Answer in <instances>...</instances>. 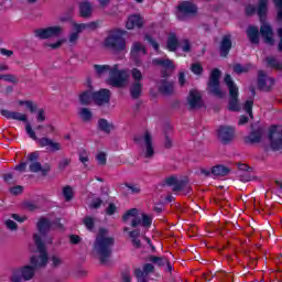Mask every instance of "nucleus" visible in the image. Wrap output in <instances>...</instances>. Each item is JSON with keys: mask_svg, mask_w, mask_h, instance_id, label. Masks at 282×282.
<instances>
[{"mask_svg": "<svg viewBox=\"0 0 282 282\" xmlns=\"http://www.w3.org/2000/svg\"><path fill=\"white\" fill-rule=\"evenodd\" d=\"M52 228V224L46 218H41L37 221V230L40 232L33 236L35 241V246L37 248L39 256L31 257V263L34 268H45L47 265V250L45 249V245L43 243V237H45V232H47Z\"/></svg>", "mask_w": 282, "mask_h": 282, "instance_id": "obj_1", "label": "nucleus"}, {"mask_svg": "<svg viewBox=\"0 0 282 282\" xmlns=\"http://www.w3.org/2000/svg\"><path fill=\"white\" fill-rule=\"evenodd\" d=\"M94 69L97 76H105V74L109 73L107 83L111 87H127L129 85V72L127 69H120V65L118 64L113 66L96 64L94 65Z\"/></svg>", "mask_w": 282, "mask_h": 282, "instance_id": "obj_2", "label": "nucleus"}, {"mask_svg": "<svg viewBox=\"0 0 282 282\" xmlns=\"http://www.w3.org/2000/svg\"><path fill=\"white\" fill-rule=\"evenodd\" d=\"M113 237L109 236L107 229H100L94 245V252L99 257L101 263H107L113 248Z\"/></svg>", "mask_w": 282, "mask_h": 282, "instance_id": "obj_3", "label": "nucleus"}, {"mask_svg": "<svg viewBox=\"0 0 282 282\" xmlns=\"http://www.w3.org/2000/svg\"><path fill=\"white\" fill-rule=\"evenodd\" d=\"M122 219L127 226H131L132 228H143V230H149L151 224H153V218L140 212L138 208L127 210L123 214Z\"/></svg>", "mask_w": 282, "mask_h": 282, "instance_id": "obj_4", "label": "nucleus"}, {"mask_svg": "<svg viewBox=\"0 0 282 282\" xmlns=\"http://www.w3.org/2000/svg\"><path fill=\"white\" fill-rule=\"evenodd\" d=\"M124 36H127V31L120 29L112 30L105 39L104 45L115 52H127V40Z\"/></svg>", "mask_w": 282, "mask_h": 282, "instance_id": "obj_5", "label": "nucleus"}, {"mask_svg": "<svg viewBox=\"0 0 282 282\" xmlns=\"http://www.w3.org/2000/svg\"><path fill=\"white\" fill-rule=\"evenodd\" d=\"M25 132L29 135V138H31V140H35L42 148L46 147L48 151L56 152L63 149L61 143L54 142V140L47 137L39 139L36 137V132H34V129H32V124H30V122H26L25 124Z\"/></svg>", "mask_w": 282, "mask_h": 282, "instance_id": "obj_6", "label": "nucleus"}, {"mask_svg": "<svg viewBox=\"0 0 282 282\" xmlns=\"http://www.w3.org/2000/svg\"><path fill=\"white\" fill-rule=\"evenodd\" d=\"M135 142L140 144L142 155L145 158H153L155 155V145L153 144V137L149 131L144 132L143 135L135 138Z\"/></svg>", "mask_w": 282, "mask_h": 282, "instance_id": "obj_7", "label": "nucleus"}, {"mask_svg": "<svg viewBox=\"0 0 282 282\" xmlns=\"http://www.w3.org/2000/svg\"><path fill=\"white\" fill-rule=\"evenodd\" d=\"M225 84L229 89V110L239 111V101L237 100L239 96V88L237 87V85H235V82H232V77L230 75L225 76Z\"/></svg>", "mask_w": 282, "mask_h": 282, "instance_id": "obj_8", "label": "nucleus"}, {"mask_svg": "<svg viewBox=\"0 0 282 282\" xmlns=\"http://www.w3.org/2000/svg\"><path fill=\"white\" fill-rule=\"evenodd\" d=\"M32 279H34V267L32 265L13 269L10 278L11 282L32 281Z\"/></svg>", "mask_w": 282, "mask_h": 282, "instance_id": "obj_9", "label": "nucleus"}, {"mask_svg": "<svg viewBox=\"0 0 282 282\" xmlns=\"http://www.w3.org/2000/svg\"><path fill=\"white\" fill-rule=\"evenodd\" d=\"M144 55H147V46L141 42H133L130 51V58L137 67H142V56Z\"/></svg>", "mask_w": 282, "mask_h": 282, "instance_id": "obj_10", "label": "nucleus"}, {"mask_svg": "<svg viewBox=\"0 0 282 282\" xmlns=\"http://www.w3.org/2000/svg\"><path fill=\"white\" fill-rule=\"evenodd\" d=\"M178 47L183 52H191V42L188 40L178 41L175 33H170L167 36V50L170 52H175Z\"/></svg>", "mask_w": 282, "mask_h": 282, "instance_id": "obj_11", "label": "nucleus"}, {"mask_svg": "<svg viewBox=\"0 0 282 282\" xmlns=\"http://www.w3.org/2000/svg\"><path fill=\"white\" fill-rule=\"evenodd\" d=\"M269 140L273 151L282 149V127L272 126L269 130Z\"/></svg>", "mask_w": 282, "mask_h": 282, "instance_id": "obj_12", "label": "nucleus"}, {"mask_svg": "<svg viewBox=\"0 0 282 282\" xmlns=\"http://www.w3.org/2000/svg\"><path fill=\"white\" fill-rule=\"evenodd\" d=\"M221 76V72H219V69H214L210 73V77H209V91L210 94H213L214 96H217L218 98H223L224 97V91H221V88H219V77Z\"/></svg>", "mask_w": 282, "mask_h": 282, "instance_id": "obj_13", "label": "nucleus"}, {"mask_svg": "<svg viewBox=\"0 0 282 282\" xmlns=\"http://www.w3.org/2000/svg\"><path fill=\"white\" fill-rule=\"evenodd\" d=\"M61 34H63V26L58 25L35 30V36L42 40L54 39V36H61Z\"/></svg>", "mask_w": 282, "mask_h": 282, "instance_id": "obj_14", "label": "nucleus"}, {"mask_svg": "<svg viewBox=\"0 0 282 282\" xmlns=\"http://www.w3.org/2000/svg\"><path fill=\"white\" fill-rule=\"evenodd\" d=\"M197 12V7L191 2H183L178 6L176 17L180 21H184L187 17H193Z\"/></svg>", "mask_w": 282, "mask_h": 282, "instance_id": "obj_15", "label": "nucleus"}, {"mask_svg": "<svg viewBox=\"0 0 282 282\" xmlns=\"http://www.w3.org/2000/svg\"><path fill=\"white\" fill-rule=\"evenodd\" d=\"M167 186H172V191L175 193L182 191L183 193H189L191 186L186 181H178L177 177L171 176L166 178Z\"/></svg>", "mask_w": 282, "mask_h": 282, "instance_id": "obj_16", "label": "nucleus"}, {"mask_svg": "<svg viewBox=\"0 0 282 282\" xmlns=\"http://www.w3.org/2000/svg\"><path fill=\"white\" fill-rule=\"evenodd\" d=\"M218 138L224 144H228L235 138V128L230 126H221L218 129Z\"/></svg>", "mask_w": 282, "mask_h": 282, "instance_id": "obj_17", "label": "nucleus"}, {"mask_svg": "<svg viewBox=\"0 0 282 282\" xmlns=\"http://www.w3.org/2000/svg\"><path fill=\"white\" fill-rule=\"evenodd\" d=\"M72 28H73V31L68 35V43L70 45H76V43H78L80 32H83L84 30H87V25H85V23L78 24L76 22H73Z\"/></svg>", "mask_w": 282, "mask_h": 282, "instance_id": "obj_18", "label": "nucleus"}, {"mask_svg": "<svg viewBox=\"0 0 282 282\" xmlns=\"http://www.w3.org/2000/svg\"><path fill=\"white\" fill-rule=\"evenodd\" d=\"M93 94V99L99 107L109 104L111 98V91H109V89H100L99 91Z\"/></svg>", "mask_w": 282, "mask_h": 282, "instance_id": "obj_19", "label": "nucleus"}, {"mask_svg": "<svg viewBox=\"0 0 282 282\" xmlns=\"http://www.w3.org/2000/svg\"><path fill=\"white\" fill-rule=\"evenodd\" d=\"M260 34L264 40V43H267L268 45H274V33L272 32V26L263 23L260 28Z\"/></svg>", "mask_w": 282, "mask_h": 282, "instance_id": "obj_20", "label": "nucleus"}, {"mask_svg": "<svg viewBox=\"0 0 282 282\" xmlns=\"http://www.w3.org/2000/svg\"><path fill=\"white\" fill-rule=\"evenodd\" d=\"M187 102L191 107V109H198V107H202V94L195 89L189 91V95L187 97Z\"/></svg>", "mask_w": 282, "mask_h": 282, "instance_id": "obj_21", "label": "nucleus"}, {"mask_svg": "<svg viewBox=\"0 0 282 282\" xmlns=\"http://www.w3.org/2000/svg\"><path fill=\"white\" fill-rule=\"evenodd\" d=\"M28 160L30 162L29 164V169L31 171V173H43V166L41 165V163H39V152H33L31 154H29Z\"/></svg>", "mask_w": 282, "mask_h": 282, "instance_id": "obj_22", "label": "nucleus"}, {"mask_svg": "<svg viewBox=\"0 0 282 282\" xmlns=\"http://www.w3.org/2000/svg\"><path fill=\"white\" fill-rule=\"evenodd\" d=\"M1 116L7 118V120H18L19 122H28V115L23 112L1 110Z\"/></svg>", "mask_w": 282, "mask_h": 282, "instance_id": "obj_23", "label": "nucleus"}, {"mask_svg": "<svg viewBox=\"0 0 282 282\" xmlns=\"http://www.w3.org/2000/svg\"><path fill=\"white\" fill-rule=\"evenodd\" d=\"M153 270H154L153 264L147 263L145 265H143V270L142 269L134 270V274L139 282H147V278L149 276V274H151V272H153Z\"/></svg>", "mask_w": 282, "mask_h": 282, "instance_id": "obj_24", "label": "nucleus"}, {"mask_svg": "<svg viewBox=\"0 0 282 282\" xmlns=\"http://www.w3.org/2000/svg\"><path fill=\"white\" fill-rule=\"evenodd\" d=\"M144 25V19L139 14H132L126 22L127 30H135V28H142Z\"/></svg>", "mask_w": 282, "mask_h": 282, "instance_id": "obj_25", "label": "nucleus"}, {"mask_svg": "<svg viewBox=\"0 0 282 282\" xmlns=\"http://www.w3.org/2000/svg\"><path fill=\"white\" fill-rule=\"evenodd\" d=\"M149 261H151L152 263H155V265H159L160 268L165 267L166 272H173V265H171V262H169V259L166 258L151 256L149 258Z\"/></svg>", "mask_w": 282, "mask_h": 282, "instance_id": "obj_26", "label": "nucleus"}, {"mask_svg": "<svg viewBox=\"0 0 282 282\" xmlns=\"http://www.w3.org/2000/svg\"><path fill=\"white\" fill-rule=\"evenodd\" d=\"M124 232H128L132 246H134V248H140V246H142V242L140 241V229H134L132 231H129V227H124L123 228Z\"/></svg>", "mask_w": 282, "mask_h": 282, "instance_id": "obj_27", "label": "nucleus"}, {"mask_svg": "<svg viewBox=\"0 0 282 282\" xmlns=\"http://www.w3.org/2000/svg\"><path fill=\"white\" fill-rule=\"evenodd\" d=\"M231 47L232 42L230 41V35H225L220 44V56H228Z\"/></svg>", "mask_w": 282, "mask_h": 282, "instance_id": "obj_28", "label": "nucleus"}, {"mask_svg": "<svg viewBox=\"0 0 282 282\" xmlns=\"http://www.w3.org/2000/svg\"><path fill=\"white\" fill-rule=\"evenodd\" d=\"M94 11V8L91 7L90 2L84 1L79 4V12L80 17H84L87 19V17H91V12Z\"/></svg>", "mask_w": 282, "mask_h": 282, "instance_id": "obj_29", "label": "nucleus"}, {"mask_svg": "<svg viewBox=\"0 0 282 282\" xmlns=\"http://www.w3.org/2000/svg\"><path fill=\"white\" fill-rule=\"evenodd\" d=\"M230 173V169L224 165H216L212 169V175L215 177H224Z\"/></svg>", "mask_w": 282, "mask_h": 282, "instance_id": "obj_30", "label": "nucleus"}, {"mask_svg": "<svg viewBox=\"0 0 282 282\" xmlns=\"http://www.w3.org/2000/svg\"><path fill=\"white\" fill-rule=\"evenodd\" d=\"M153 65H160V67H163V69H169L170 72H173L175 69V65H173V62L171 59H153Z\"/></svg>", "mask_w": 282, "mask_h": 282, "instance_id": "obj_31", "label": "nucleus"}, {"mask_svg": "<svg viewBox=\"0 0 282 282\" xmlns=\"http://www.w3.org/2000/svg\"><path fill=\"white\" fill-rule=\"evenodd\" d=\"M247 34L251 43L253 44L259 43V28L249 26Z\"/></svg>", "mask_w": 282, "mask_h": 282, "instance_id": "obj_32", "label": "nucleus"}, {"mask_svg": "<svg viewBox=\"0 0 282 282\" xmlns=\"http://www.w3.org/2000/svg\"><path fill=\"white\" fill-rule=\"evenodd\" d=\"M98 129H100V131H104V133H111V131H113V124L106 119H99Z\"/></svg>", "mask_w": 282, "mask_h": 282, "instance_id": "obj_33", "label": "nucleus"}, {"mask_svg": "<svg viewBox=\"0 0 282 282\" xmlns=\"http://www.w3.org/2000/svg\"><path fill=\"white\" fill-rule=\"evenodd\" d=\"M94 100V91L91 89L86 90L79 95V101L82 105H89Z\"/></svg>", "mask_w": 282, "mask_h": 282, "instance_id": "obj_34", "label": "nucleus"}, {"mask_svg": "<svg viewBox=\"0 0 282 282\" xmlns=\"http://www.w3.org/2000/svg\"><path fill=\"white\" fill-rule=\"evenodd\" d=\"M130 94L132 98H140L142 95V83L134 82L130 88Z\"/></svg>", "mask_w": 282, "mask_h": 282, "instance_id": "obj_35", "label": "nucleus"}, {"mask_svg": "<svg viewBox=\"0 0 282 282\" xmlns=\"http://www.w3.org/2000/svg\"><path fill=\"white\" fill-rule=\"evenodd\" d=\"M265 12H268V0H261L258 7V17H260V21H264Z\"/></svg>", "mask_w": 282, "mask_h": 282, "instance_id": "obj_36", "label": "nucleus"}, {"mask_svg": "<svg viewBox=\"0 0 282 282\" xmlns=\"http://www.w3.org/2000/svg\"><path fill=\"white\" fill-rule=\"evenodd\" d=\"M159 89H160L161 94H173L175 86L173 85V83L162 82Z\"/></svg>", "mask_w": 282, "mask_h": 282, "instance_id": "obj_37", "label": "nucleus"}, {"mask_svg": "<svg viewBox=\"0 0 282 282\" xmlns=\"http://www.w3.org/2000/svg\"><path fill=\"white\" fill-rule=\"evenodd\" d=\"M78 116L82 120H84V122H89V120H91L93 118L91 110H89L88 108L79 109Z\"/></svg>", "mask_w": 282, "mask_h": 282, "instance_id": "obj_38", "label": "nucleus"}, {"mask_svg": "<svg viewBox=\"0 0 282 282\" xmlns=\"http://www.w3.org/2000/svg\"><path fill=\"white\" fill-rule=\"evenodd\" d=\"M19 107H24L28 111H31V113H34L36 111V106H34V102L31 100H19L18 101Z\"/></svg>", "mask_w": 282, "mask_h": 282, "instance_id": "obj_39", "label": "nucleus"}, {"mask_svg": "<svg viewBox=\"0 0 282 282\" xmlns=\"http://www.w3.org/2000/svg\"><path fill=\"white\" fill-rule=\"evenodd\" d=\"M130 74L134 83H142V79L144 78V76L142 75V70L138 68H132Z\"/></svg>", "mask_w": 282, "mask_h": 282, "instance_id": "obj_40", "label": "nucleus"}, {"mask_svg": "<svg viewBox=\"0 0 282 282\" xmlns=\"http://www.w3.org/2000/svg\"><path fill=\"white\" fill-rule=\"evenodd\" d=\"M79 162L84 164V166L89 165V152L87 150H80L79 151Z\"/></svg>", "mask_w": 282, "mask_h": 282, "instance_id": "obj_41", "label": "nucleus"}, {"mask_svg": "<svg viewBox=\"0 0 282 282\" xmlns=\"http://www.w3.org/2000/svg\"><path fill=\"white\" fill-rule=\"evenodd\" d=\"M267 63L269 67H273L274 69H282V64L279 62V59H275L274 57H268Z\"/></svg>", "mask_w": 282, "mask_h": 282, "instance_id": "obj_42", "label": "nucleus"}, {"mask_svg": "<svg viewBox=\"0 0 282 282\" xmlns=\"http://www.w3.org/2000/svg\"><path fill=\"white\" fill-rule=\"evenodd\" d=\"M63 196L66 202H70L74 198V189L70 186H66L63 188Z\"/></svg>", "mask_w": 282, "mask_h": 282, "instance_id": "obj_43", "label": "nucleus"}, {"mask_svg": "<svg viewBox=\"0 0 282 282\" xmlns=\"http://www.w3.org/2000/svg\"><path fill=\"white\" fill-rule=\"evenodd\" d=\"M96 161L99 164V166H105L107 164V153L105 152L97 153Z\"/></svg>", "mask_w": 282, "mask_h": 282, "instance_id": "obj_44", "label": "nucleus"}, {"mask_svg": "<svg viewBox=\"0 0 282 282\" xmlns=\"http://www.w3.org/2000/svg\"><path fill=\"white\" fill-rule=\"evenodd\" d=\"M249 69H250V65H240V64H236L235 66H234V72L236 73V74H246V72H249Z\"/></svg>", "mask_w": 282, "mask_h": 282, "instance_id": "obj_45", "label": "nucleus"}, {"mask_svg": "<svg viewBox=\"0 0 282 282\" xmlns=\"http://www.w3.org/2000/svg\"><path fill=\"white\" fill-rule=\"evenodd\" d=\"M258 85L260 89H265V73L262 70H260L258 75Z\"/></svg>", "mask_w": 282, "mask_h": 282, "instance_id": "obj_46", "label": "nucleus"}, {"mask_svg": "<svg viewBox=\"0 0 282 282\" xmlns=\"http://www.w3.org/2000/svg\"><path fill=\"white\" fill-rule=\"evenodd\" d=\"M0 80H4L6 83H18L19 79H17V76L14 75H0Z\"/></svg>", "mask_w": 282, "mask_h": 282, "instance_id": "obj_47", "label": "nucleus"}, {"mask_svg": "<svg viewBox=\"0 0 282 282\" xmlns=\"http://www.w3.org/2000/svg\"><path fill=\"white\" fill-rule=\"evenodd\" d=\"M250 142H260L261 141V131L257 130L250 133Z\"/></svg>", "mask_w": 282, "mask_h": 282, "instance_id": "obj_48", "label": "nucleus"}, {"mask_svg": "<svg viewBox=\"0 0 282 282\" xmlns=\"http://www.w3.org/2000/svg\"><path fill=\"white\" fill-rule=\"evenodd\" d=\"M191 69L193 72V74H195L196 76H199V74H202L204 72V68L202 67V64H199V63L193 64Z\"/></svg>", "mask_w": 282, "mask_h": 282, "instance_id": "obj_49", "label": "nucleus"}, {"mask_svg": "<svg viewBox=\"0 0 282 282\" xmlns=\"http://www.w3.org/2000/svg\"><path fill=\"white\" fill-rule=\"evenodd\" d=\"M145 41L152 45V47H153V50H155V52H158V50H160V45L155 41H153V37H151L150 34H145Z\"/></svg>", "mask_w": 282, "mask_h": 282, "instance_id": "obj_50", "label": "nucleus"}, {"mask_svg": "<svg viewBox=\"0 0 282 282\" xmlns=\"http://www.w3.org/2000/svg\"><path fill=\"white\" fill-rule=\"evenodd\" d=\"M63 43H65V40H58L54 43H46V47H51V50H58V47H61V45H63Z\"/></svg>", "mask_w": 282, "mask_h": 282, "instance_id": "obj_51", "label": "nucleus"}, {"mask_svg": "<svg viewBox=\"0 0 282 282\" xmlns=\"http://www.w3.org/2000/svg\"><path fill=\"white\" fill-rule=\"evenodd\" d=\"M252 105H254V102L252 100H248L243 106V110L249 113L250 118H252Z\"/></svg>", "mask_w": 282, "mask_h": 282, "instance_id": "obj_52", "label": "nucleus"}, {"mask_svg": "<svg viewBox=\"0 0 282 282\" xmlns=\"http://www.w3.org/2000/svg\"><path fill=\"white\" fill-rule=\"evenodd\" d=\"M118 210V207L116 206V204L110 203L108 205V207L106 208V214L107 215H116V212Z\"/></svg>", "mask_w": 282, "mask_h": 282, "instance_id": "obj_53", "label": "nucleus"}, {"mask_svg": "<svg viewBox=\"0 0 282 282\" xmlns=\"http://www.w3.org/2000/svg\"><path fill=\"white\" fill-rule=\"evenodd\" d=\"M51 261H52V265H54V268H58V265L63 264V259H61V257H58V256L51 257Z\"/></svg>", "mask_w": 282, "mask_h": 282, "instance_id": "obj_54", "label": "nucleus"}, {"mask_svg": "<svg viewBox=\"0 0 282 282\" xmlns=\"http://www.w3.org/2000/svg\"><path fill=\"white\" fill-rule=\"evenodd\" d=\"M274 4L278 8V19L282 21V0H274Z\"/></svg>", "mask_w": 282, "mask_h": 282, "instance_id": "obj_55", "label": "nucleus"}, {"mask_svg": "<svg viewBox=\"0 0 282 282\" xmlns=\"http://www.w3.org/2000/svg\"><path fill=\"white\" fill-rule=\"evenodd\" d=\"M84 225L86 226V228L88 229V230H91L93 228H94V218H91V217H86L85 219H84Z\"/></svg>", "mask_w": 282, "mask_h": 282, "instance_id": "obj_56", "label": "nucleus"}, {"mask_svg": "<svg viewBox=\"0 0 282 282\" xmlns=\"http://www.w3.org/2000/svg\"><path fill=\"white\" fill-rule=\"evenodd\" d=\"M72 161L69 159H63L59 163H58V169L61 171H65V169H67V166H69V163Z\"/></svg>", "mask_w": 282, "mask_h": 282, "instance_id": "obj_57", "label": "nucleus"}, {"mask_svg": "<svg viewBox=\"0 0 282 282\" xmlns=\"http://www.w3.org/2000/svg\"><path fill=\"white\" fill-rule=\"evenodd\" d=\"M6 226L9 230H17V223L14 220H6Z\"/></svg>", "mask_w": 282, "mask_h": 282, "instance_id": "obj_58", "label": "nucleus"}, {"mask_svg": "<svg viewBox=\"0 0 282 282\" xmlns=\"http://www.w3.org/2000/svg\"><path fill=\"white\" fill-rule=\"evenodd\" d=\"M101 205H102V200L100 198H95L90 203V208H100Z\"/></svg>", "mask_w": 282, "mask_h": 282, "instance_id": "obj_59", "label": "nucleus"}, {"mask_svg": "<svg viewBox=\"0 0 282 282\" xmlns=\"http://www.w3.org/2000/svg\"><path fill=\"white\" fill-rule=\"evenodd\" d=\"M178 83L181 87H184V85H186V74H184V72H181L178 74Z\"/></svg>", "mask_w": 282, "mask_h": 282, "instance_id": "obj_60", "label": "nucleus"}, {"mask_svg": "<svg viewBox=\"0 0 282 282\" xmlns=\"http://www.w3.org/2000/svg\"><path fill=\"white\" fill-rule=\"evenodd\" d=\"M10 191H11L12 195H21V193H23V187L22 186H15V187H12Z\"/></svg>", "mask_w": 282, "mask_h": 282, "instance_id": "obj_61", "label": "nucleus"}, {"mask_svg": "<svg viewBox=\"0 0 282 282\" xmlns=\"http://www.w3.org/2000/svg\"><path fill=\"white\" fill-rule=\"evenodd\" d=\"M44 129H45L46 135H50L52 133H56V128L54 126H52V124L46 126Z\"/></svg>", "mask_w": 282, "mask_h": 282, "instance_id": "obj_62", "label": "nucleus"}, {"mask_svg": "<svg viewBox=\"0 0 282 282\" xmlns=\"http://www.w3.org/2000/svg\"><path fill=\"white\" fill-rule=\"evenodd\" d=\"M12 217H13V219H15V221H19L20 224H23V221L28 220V217L19 216L18 214H13Z\"/></svg>", "mask_w": 282, "mask_h": 282, "instance_id": "obj_63", "label": "nucleus"}, {"mask_svg": "<svg viewBox=\"0 0 282 282\" xmlns=\"http://www.w3.org/2000/svg\"><path fill=\"white\" fill-rule=\"evenodd\" d=\"M0 54H2V56H8V57H10V56H12V54H14V52H12V51H10V50H8V48H1V50H0Z\"/></svg>", "mask_w": 282, "mask_h": 282, "instance_id": "obj_64", "label": "nucleus"}]
</instances>
